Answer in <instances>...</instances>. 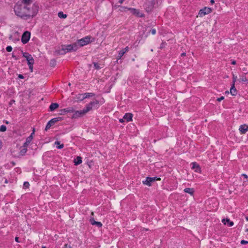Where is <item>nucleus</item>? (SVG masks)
Segmentation results:
<instances>
[{"label": "nucleus", "mask_w": 248, "mask_h": 248, "mask_svg": "<svg viewBox=\"0 0 248 248\" xmlns=\"http://www.w3.org/2000/svg\"><path fill=\"white\" fill-rule=\"evenodd\" d=\"M5 123L6 124H9V122H8V121H6L5 122Z\"/></svg>", "instance_id": "obj_54"}, {"label": "nucleus", "mask_w": 248, "mask_h": 248, "mask_svg": "<svg viewBox=\"0 0 248 248\" xmlns=\"http://www.w3.org/2000/svg\"><path fill=\"white\" fill-rule=\"evenodd\" d=\"M90 222L92 225H96L98 228H100L102 226V224L100 222L95 221L93 218H91L90 219Z\"/></svg>", "instance_id": "obj_11"}, {"label": "nucleus", "mask_w": 248, "mask_h": 248, "mask_svg": "<svg viewBox=\"0 0 248 248\" xmlns=\"http://www.w3.org/2000/svg\"><path fill=\"white\" fill-rule=\"evenodd\" d=\"M68 85H69V86H70V85H71L70 83H69L68 84Z\"/></svg>", "instance_id": "obj_58"}, {"label": "nucleus", "mask_w": 248, "mask_h": 248, "mask_svg": "<svg viewBox=\"0 0 248 248\" xmlns=\"http://www.w3.org/2000/svg\"><path fill=\"white\" fill-rule=\"evenodd\" d=\"M125 54L124 52L121 50L120 51H119V53H118V59H121V58L123 57V56Z\"/></svg>", "instance_id": "obj_28"}, {"label": "nucleus", "mask_w": 248, "mask_h": 248, "mask_svg": "<svg viewBox=\"0 0 248 248\" xmlns=\"http://www.w3.org/2000/svg\"><path fill=\"white\" fill-rule=\"evenodd\" d=\"M122 50H123L124 52V53H125L126 52L128 51L129 48L128 46H126L125 48H124V49H123Z\"/></svg>", "instance_id": "obj_38"}, {"label": "nucleus", "mask_w": 248, "mask_h": 248, "mask_svg": "<svg viewBox=\"0 0 248 248\" xmlns=\"http://www.w3.org/2000/svg\"><path fill=\"white\" fill-rule=\"evenodd\" d=\"M151 51H153V49H152L151 50Z\"/></svg>", "instance_id": "obj_61"}, {"label": "nucleus", "mask_w": 248, "mask_h": 248, "mask_svg": "<svg viewBox=\"0 0 248 248\" xmlns=\"http://www.w3.org/2000/svg\"><path fill=\"white\" fill-rule=\"evenodd\" d=\"M246 220L248 221V217H246Z\"/></svg>", "instance_id": "obj_55"}, {"label": "nucleus", "mask_w": 248, "mask_h": 248, "mask_svg": "<svg viewBox=\"0 0 248 248\" xmlns=\"http://www.w3.org/2000/svg\"><path fill=\"white\" fill-rule=\"evenodd\" d=\"M132 114L130 113H127L125 114L124 116V119L127 122H129L132 120Z\"/></svg>", "instance_id": "obj_18"}, {"label": "nucleus", "mask_w": 248, "mask_h": 248, "mask_svg": "<svg viewBox=\"0 0 248 248\" xmlns=\"http://www.w3.org/2000/svg\"><path fill=\"white\" fill-rule=\"evenodd\" d=\"M242 176L244 177L246 179H248V176L246 175V174H242Z\"/></svg>", "instance_id": "obj_47"}, {"label": "nucleus", "mask_w": 248, "mask_h": 248, "mask_svg": "<svg viewBox=\"0 0 248 248\" xmlns=\"http://www.w3.org/2000/svg\"><path fill=\"white\" fill-rule=\"evenodd\" d=\"M59 107V104L56 103H52L49 106L50 111H54Z\"/></svg>", "instance_id": "obj_22"}, {"label": "nucleus", "mask_w": 248, "mask_h": 248, "mask_svg": "<svg viewBox=\"0 0 248 248\" xmlns=\"http://www.w3.org/2000/svg\"><path fill=\"white\" fill-rule=\"evenodd\" d=\"M154 3L153 2H152L151 3L150 2H149L148 3L147 2L145 4V9L147 12H150V11H152L154 8Z\"/></svg>", "instance_id": "obj_10"}, {"label": "nucleus", "mask_w": 248, "mask_h": 248, "mask_svg": "<svg viewBox=\"0 0 248 248\" xmlns=\"http://www.w3.org/2000/svg\"><path fill=\"white\" fill-rule=\"evenodd\" d=\"M92 215L93 216V212H92Z\"/></svg>", "instance_id": "obj_56"}, {"label": "nucleus", "mask_w": 248, "mask_h": 248, "mask_svg": "<svg viewBox=\"0 0 248 248\" xmlns=\"http://www.w3.org/2000/svg\"><path fill=\"white\" fill-rule=\"evenodd\" d=\"M32 0H20V4H25L31 6L30 4L32 3Z\"/></svg>", "instance_id": "obj_20"}, {"label": "nucleus", "mask_w": 248, "mask_h": 248, "mask_svg": "<svg viewBox=\"0 0 248 248\" xmlns=\"http://www.w3.org/2000/svg\"><path fill=\"white\" fill-rule=\"evenodd\" d=\"M125 9H127L128 11H130V13L133 14V15L136 16L137 17H144V15L140 12V11L139 10L135 9V8H124Z\"/></svg>", "instance_id": "obj_2"}, {"label": "nucleus", "mask_w": 248, "mask_h": 248, "mask_svg": "<svg viewBox=\"0 0 248 248\" xmlns=\"http://www.w3.org/2000/svg\"><path fill=\"white\" fill-rule=\"evenodd\" d=\"M156 180H160L159 178H157V177H147L145 181H143V183L144 185H147L148 186H151V184L153 182H155Z\"/></svg>", "instance_id": "obj_6"}, {"label": "nucleus", "mask_w": 248, "mask_h": 248, "mask_svg": "<svg viewBox=\"0 0 248 248\" xmlns=\"http://www.w3.org/2000/svg\"><path fill=\"white\" fill-rule=\"evenodd\" d=\"M239 81L240 82H242L243 83H245L246 84H248V80L247 79V78H246V77L245 76H242L240 79H239Z\"/></svg>", "instance_id": "obj_27"}, {"label": "nucleus", "mask_w": 248, "mask_h": 248, "mask_svg": "<svg viewBox=\"0 0 248 248\" xmlns=\"http://www.w3.org/2000/svg\"><path fill=\"white\" fill-rule=\"evenodd\" d=\"M63 248H71V247L70 245H68V244H65Z\"/></svg>", "instance_id": "obj_43"}, {"label": "nucleus", "mask_w": 248, "mask_h": 248, "mask_svg": "<svg viewBox=\"0 0 248 248\" xmlns=\"http://www.w3.org/2000/svg\"><path fill=\"white\" fill-rule=\"evenodd\" d=\"M18 78H21V79H23L24 76L22 75L19 74V75H18Z\"/></svg>", "instance_id": "obj_46"}, {"label": "nucleus", "mask_w": 248, "mask_h": 248, "mask_svg": "<svg viewBox=\"0 0 248 248\" xmlns=\"http://www.w3.org/2000/svg\"><path fill=\"white\" fill-rule=\"evenodd\" d=\"M14 12L16 16L22 19L27 20L35 16L38 11V7L35 4L29 6L25 4H20L18 2L14 6Z\"/></svg>", "instance_id": "obj_1"}, {"label": "nucleus", "mask_w": 248, "mask_h": 248, "mask_svg": "<svg viewBox=\"0 0 248 248\" xmlns=\"http://www.w3.org/2000/svg\"><path fill=\"white\" fill-rule=\"evenodd\" d=\"M28 65L29 66L30 69H31V71H32V69H33V64H28Z\"/></svg>", "instance_id": "obj_45"}, {"label": "nucleus", "mask_w": 248, "mask_h": 248, "mask_svg": "<svg viewBox=\"0 0 248 248\" xmlns=\"http://www.w3.org/2000/svg\"><path fill=\"white\" fill-rule=\"evenodd\" d=\"M192 169L195 170V171L197 172H199L200 171L201 168L199 166V165L196 162H193L192 163Z\"/></svg>", "instance_id": "obj_13"}, {"label": "nucleus", "mask_w": 248, "mask_h": 248, "mask_svg": "<svg viewBox=\"0 0 248 248\" xmlns=\"http://www.w3.org/2000/svg\"><path fill=\"white\" fill-rule=\"evenodd\" d=\"M226 93H229V92L228 91H226Z\"/></svg>", "instance_id": "obj_59"}, {"label": "nucleus", "mask_w": 248, "mask_h": 248, "mask_svg": "<svg viewBox=\"0 0 248 248\" xmlns=\"http://www.w3.org/2000/svg\"><path fill=\"white\" fill-rule=\"evenodd\" d=\"M82 163V158L80 156L77 157L76 159L74 160V163L75 165H78Z\"/></svg>", "instance_id": "obj_24"}, {"label": "nucleus", "mask_w": 248, "mask_h": 248, "mask_svg": "<svg viewBox=\"0 0 248 248\" xmlns=\"http://www.w3.org/2000/svg\"><path fill=\"white\" fill-rule=\"evenodd\" d=\"M236 78H237L236 77H235L234 75L233 76L232 84H234V83L236 81Z\"/></svg>", "instance_id": "obj_41"}, {"label": "nucleus", "mask_w": 248, "mask_h": 248, "mask_svg": "<svg viewBox=\"0 0 248 248\" xmlns=\"http://www.w3.org/2000/svg\"><path fill=\"white\" fill-rule=\"evenodd\" d=\"M210 2L212 4H213L215 3L214 0H211Z\"/></svg>", "instance_id": "obj_51"}, {"label": "nucleus", "mask_w": 248, "mask_h": 248, "mask_svg": "<svg viewBox=\"0 0 248 248\" xmlns=\"http://www.w3.org/2000/svg\"><path fill=\"white\" fill-rule=\"evenodd\" d=\"M6 51L8 52H11L12 50V47L11 46H7L6 48Z\"/></svg>", "instance_id": "obj_37"}, {"label": "nucleus", "mask_w": 248, "mask_h": 248, "mask_svg": "<svg viewBox=\"0 0 248 248\" xmlns=\"http://www.w3.org/2000/svg\"><path fill=\"white\" fill-rule=\"evenodd\" d=\"M166 45V42H162L159 48L160 49H162V48H164L165 47Z\"/></svg>", "instance_id": "obj_35"}, {"label": "nucleus", "mask_w": 248, "mask_h": 248, "mask_svg": "<svg viewBox=\"0 0 248 248\" xmlns=\"http://www.w3.org/2000/svg\"><path fill=\"white\" fill-rule=\"evenodd\" d=\"M99 101L96 100L95 101L90 102L84 108V111L87 112H89L92 109L93 106H94L95 105H97Z\"/></svg>", "instance_id": "obj_8"}, {"label": "nucleus", "mask_w": 248, "mask_h": 248, "mask_svg": "<svg viewBox=\"0 0 248 248\" xmlns=\"http://www.w3.org/2000/svg\"><path fill=\"white\" fill-rule=\"evenodd\" d=\"M6 130V127L4 125L0 126V132H5Z\"/></svg>", "instance_id": "obj_32"}, {"label": "nucleus", "mask_w": 248, "mask_h": 248, "mask_svg": "<svg viewBox=\"0 0 248 248\" xmlns=\"http://www.w3.org/2000/svg\"><path fill=\"white\" fill-rule=\"evenodd\" d=\"M27 151V147H25V146L23 145L20 148V151L19 153V155L23 156V155H25V154L26 153Z\"/></svg>", "instance_id": "obj_19"}, {"label": "nucleus", "mask_w": 248, "mask_h": 248, "mask_svg": "<svg viewBox=\"0 0 248 248\" xmlns=\"http://www.w3.org/2000/svg\"><path fill=\"white\" fill-rule=\"evenodd\" d=\"M58 16L60 18H65L66 17V15L63 14V13L62 12H60L58 13Z\"/></svg>", "instance_id": "obj_31"}, {"label": "nucleus", "mask_w": 248, "mask_h": 248, "mask_svg": "<svg viewBox=\"0 0 248 248\" xmlns=\"http://www.w3.org/2000/svg\"><path fill=\"white\" fill-rule=\"evenodd\" d=\"M231 63L233 65H234L236 64V61H232L231 62Z\"/></svg>", "instance_id": "obj_49"}, {"label": "nucleus", "mask_w": 248, "mask_h": 248, "mask_svg": "<svg viewBox=\"0 0 248 248\" xmlns=\"http://www.w3.org/2000/svg\"><path fill=\"white\" fill-rule=\"evenodd\" d=\"M93 65H94V68L98 70V69H99L100 68V66H99V65L97 63L93 62Z\"/></svg>", "instance_id": "obj_36"}, {"label": "nucleus", "mask_w": 248, "mask_h": 248, "mask_svg": "<svg viewBox=\"0 0 248 248\" xmlns=\"http://www.w3.org/2000/svg\"><path fill=\"white\" fill-rule=\"evenodd\" d=\"M30 184L28 182H25L23 184V186L25 188H28L29 187Z\"/></svg>", "instance_id": "obj_34"}, {"label": "nucleus", "mask_w": 248, "mask_h": 248, "mask_svg": "<svg viewBox=\"0 0 248 248\" xmlns=\"http://www.w3.org/2000/svg\"><path fill=\"white\" fill-rule=\"evenodd\" d=\"M124 118H123V119H120L119 121H120V122H121V123H123V122H124Z\"/></svg>", "instance_id": "obj_50"}, {"label": "nucleus", "mask_w": 248, "mask_h": 248, "mask_svg": "<svg viewBox=\"0 0 248 248\" xmlns=\"http://www.w3.org/2000/svg\"><path fill=\"white\" fill-rule=\"evenodd\" d=\"M15 241L16 242H19V238L18 237H16L15 238Z\"/></svg>", "instance_id": "obj_48"}, {"label": "nucleus", "mask_w": 248, "mask_h": 248, "mask_svg": "<svg viewBox=\"0 0 248 248\" xmlns=\"http://www.w3.org/2000/svg\"><path fill=\"white\" fill-rule=\"evenodd\" d=\"M56 64V61L54 60H52L50 62V65L52 66H55Z\"/></svg>", "instance_id": "obj_33"}, {"label": "nucleus", "mask_w": 248, "mask_h": 248, "mask_svg": "<svg viewBox=\"0 0 248 248\" xmlns=\"http://www.w3.org/2000/svg\"><path fill=\"white\" fill-rule=\"evenodd\" d=\"M230 93L232 95H235L236 94L237 91L235 88L234 84H232V86L230 89Z\"/></svg>", "instance_id": "obj_23"}, {"label": "nucleus", "mask_w": 248, "mask_h": 248, "mask_svg": "<svg viewBox=\"0 0 248 248\" xmlns=\"http://www.w3.org/2000/svg\"><path fill=\"white\" fill-rule=\"evenodd\" d=\"M239 129L241 133L245 134L248 131V126L246 124L241 125Z\"/></svg>", "instance_id": "obj_12"}, {"label": "nucleus", "mask_w": 248, "mask_h": 248, "mask_svg": "<svg viewBox=\"0 0 248 248\" xmlns=\"http://www.w3.org/2000/svg\"><path fill=\"white\" fill-rule=\"evenodd\" d=\"M42 248H46V247H42Z\"/></svg>", "instance_id": "obj_57"}, {"label": "nucleus", "mask_w": 248, "mask_h": 248, "mask_svg": "<svg viewBox=\"0 0 248 248\" xmlns=\"http://www.w3.org/2000/svg\"><path fill=\"white\" fill-rule=\"evenodd\" d=\"M33 134V133H32L31 135H30L29 137H28L26 140L25 142L24 143L23 145L25 146V147H27L29 144L31 143V141L32 140V135Z\"/></svg>", "instance_id": "obj_16"}, {"label": "nucleus", "mask_w": 248, "mask_h": 248, "mask_svg": "<svg viewBox=\"0 0 248 248\" xmlns=\"http://www.w3.org/2000/svg\"><path fill=\"white\" fill-rule=\"evenodd\" d=\"M71 46H72V51H76L80 47L78 41L71 44Z\"/></svg>", "instance_id": "obj_21"}, {"label": "nucleus", "mask_w": 248, "mask_h": 248, "mask_svg": "<svg viewBox=\"0 0 248 248\" xmlns=\"http://www.w3.org/2000/svg\"><path fill=\"white\" fill-rule=\"evenodd\" d=\"M31 37V33L30 31H25L22 35L21 37V41L24 44H25L27 43Z\"/></svg>", "instance_id": "obj_5"}, {"label": "nucleus", "mask_w": 248, "mask_h": 248, "mask_svg": "<svg viewBox=\"0 0 248 248\" xmlns=\"http://www.w3.org/2000/svg\"><path fill=\"white\" fill-rule=\"evenodd\" d=\"M55 144L58 145L57 146V148L58 149H62L64 146L63 144H61L60 141H55Z\"/></svg>", "instance_id": "obj_30"}, {"label": "nucleus", "mask_w": 248, "mask_h": 248, "mask_svg": "<svg viewBox=\"0 0 248 248\" xmlns=\"http://www.w3.org/2000/svg\"><path fill=\"white\" fill-rule=\"evenodd\" d=\"M86 113H87V112L84 111V108L82 110L76 111L75 113L74 114V115L77 117H81V116L84 115V114H85Z\"/></svg>", "instance_id": "obj_17"}, {"label": "nucleus", "mask_w": 248, "mask_h": 248, "mask_svg": "<svg viewBox=\"0 0 248 248\" xmlns=\"http://www.w3.org/2000/svg\"><path fill=\"white\" fill-rule=\"evenodd\" d=\"M61 120V118L60 117H57L52 119L51 120H50L47 124L46 128L45 130L47 131L48 129H49L52 125H53L59 122L60 120Z\"/></svg>", "instance_id": "obj_4"}, {"label": "nucleus", "mask_w": 248, "mask_h": 248, "mask_svg": "<svg viewBox=\"0 0 248 248\" xmlns=\"http://www.w3.org/2000/svg\"><path fill=\"white\" fill-rule=\"evenodd\" d=\"M23 56L26 59L28 64H33L34 59L31 54L27 52H23Z\"/></svg>", "instance_id": "obj_7"}, {"label": "nucleus", "mask_w": 248, "mask_h": 248, "mask_svg": "<svg viewBox=\"0 0 248 248\" xmlns=\"http://www.w3.org/2000/svg\"><path fill=\"white\" fill-rule=\"evenodd\" d=\"M77 99L78 101H82L84 100L83 94H79L77 96Z\"/></svg>", "instance_id": "obj_29"}, {"label": "nucleus", "mask_w": 248, "mask_h": 248, "mask_svg": "<svg viewBox=\"0 0 248 248\" xmlns=\"http://www.w3.org/2000/svg\"><path fill=\"white\" fill-rule=\"evenodd\" d=\"M151 32L152 34L154 35L156 33V30L155 29H152L151 30Z\"/></svg>", "instance_id": "obj_39"}, {"label": "nucleus", "mask_w": 248, "mask_h": 248, "mask_svg": "<svg viewBox=\"0 0 248 248\" xmlns=\"http://www.w3.org/2000/svg\"><path fill=\"white\" fill-rule=\"evenodd\" d=\"M222 222L225 225L228 223V226L230 227L232 226L233 225V222L232 221H230V219L228 218L222 219Z\"/></svg>", "instance_id": "obj_15"}, {"label": "nucleus", "mask_w": 248, "mask_h": 248, "mask_svg": "<svg viewBox=\"0 0 248 248\" xmlns=\"http://www.w3.org/2000/svg\"><path fill=\"white\" fill-rule=\"evenodd\" d=\"M186 53L184 52L181 54V56H186Z\"/></svg>", "instance_id": "obj_52"}, {"label": "nucleus", "mask_w": 248, "mask_h": 248, "mask_svg": "<svg viewBox=\"0 0 248 248\" xmlns=\"http://www.w3.org/2000/svg\"><path fill=\"white\" fill-rule=\"evenodd\" d=\"M184 192L190 194L192 195L194 193V190L192 188H186L184 190Z\"/></svg>", "instance_id": "obj_25"}, {"label": "nucleus", "mask_w": 248, "mask_h": 248, "mask_svg": "<svg viewBox=\"0 0 248 248\" xmlns=\"http://www.w3.org/2000/svg\"><path fill=\"white\" fill-rule=\"evenodd\" d=\"M212 12V9L209 7H205L202 9L200 10L199 13L200 16H203L205 15L208 14Z\"/></svg>", "instance_id": "obj_9"}, {"label": "nucleus", "mask_w": 248, "mask_h": 248, "mask_svg": "<svg viewBox=\"0 0 248 248\" xmlns=\"http://www.w3.org/2000/svg\"><path fill=\"white\" fill-rule=\"evenodd\" d=\"M224 99V96H221L220 97L218 98L217 99V101H218V102H220V101H221L223 100Z\"/></svg>", "instance_id": "obj_40"}, {"label": "nucleus", "mask_w": 248, "mask_h": 248, "mask_svg": "<svg viewBox=\"0 0 248 248\" xmlns=\"http://www.w3.org/2000/svg\"><path fill=\"white\" fill-rule=\"evenodd\" d=\"M241 244H248V241H245V240H242L241 241Z\"/></svg>", "instance_id": "obj_42"}, {"label": "nucleus", "mask_w": 248, "mask_h": 248, "mask_svg": "<svg viewBox=\"0 0 248 248\" xmlns=\"http://www.w3.org/2000/svg\"><path fill=\"white\" fill-rule=\"evenodd\" d=\"M83 94L84 99L85 98H89L90 97L93 96L95 95L93 93H83Z\"/></svg>", "instance_id": "obj_26"}, {"label": "nucleus", "mask_w": 248, "mask_h": 248, "mask_svg": "<svg viewBox=\"0 0 248 248\" xmlns=\"http://www.w3.org/2000/svg\"><path fill=\"white\" fill-rule=\"evenodd\" d=\"M15 101L14 100H11L10 102H9V105H12V104L15 103Z\"/></svg>", "instance_id": "obj_44"}, {"label": "nucleus", "mask_w": 248, "mask_h": 248, "mask_svg": "<svg viewBox=\"0 0 248 248\" xmlns=\"http://www.w3.org/2000/svg\"><path fill=\"white\" fill-rule=\"evenodd\" d=\"M72 46L71 45H68L64 46L62 47V50L64 51V53H67L72 51Z\"/></svg>", "instance_id": "obj_14"}, {"label": "nucleus", "mask_w": 248, "mask_h": 248, "mask_svg": "<svg viewBox=\"0 0 248 248\" xmlns=\"http://www.w3.org/2000/svg\"><path fill=\"white\" fill-rule=\"evenodd\" d=\"M91 37L90 36H86L78 41L80 47L85 46L89 44L91 41Z\"/></svg>", "instance_id": "obj_3"}, {"label": "nucleus", "mask_w": 248, "mask_h": 248, "mask_svg": "<svg viewBox=\"0 0 248 248\" xmlns=\"http://www.w3.org/2000/svg\"><path fill=\"white\" fill-rule=\"evenodd\" d=\"M3 174L2 171L0 169V176H1V175Z\"/></svg>", "instance_id": "obj_53"}, {"label": "nucleus", "mask_w": 248, "mask_h": 248, "mask_svg": "<svg viewBox=\"0 0 248 248\" xmlns=\"http://www.w3.org/2000/svg\"><path fill=\"white\" fill-rule=\"evenodd\" d=\"M246 232H248V229L246 230Z\"/></svg>", "instance_id": "obj_60"}]
</instances>
